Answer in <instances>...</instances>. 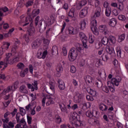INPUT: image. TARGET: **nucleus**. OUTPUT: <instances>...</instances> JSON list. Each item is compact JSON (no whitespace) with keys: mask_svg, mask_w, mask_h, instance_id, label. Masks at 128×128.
Returning <instances> with one entry per match:
<instances>
[{"mask_svg":"<svg viewBox=\"0 0 128 128\" xmlns=\"http://www.w3.org/2000/svg\"><path fill=\"white\" fill-rule=\"evenodd\" d=\"M82 50H84L82 45V44H78L76 48H72L70 49L68 54L69 60H70V62H74L76 60L78 55V52L80 54Z\"/></svg>","mask_w":128,"mask_h":128,"instance_id":"f257e3e1","label":"nucleus"},{"mask_svg":"<svg viewBox=\"0 0 128 128\" xmlns=\"http://www.w3.org/2000/svg\"><path fill=\"white\" fill-rule=\"evenodd\" d=\"M78 116L80 118V115H78L76 112H74L70 118L71 124H74L76 128H80V126H84L82 122L78 119Z\"/></svg>","mask_w":128,"mask_h":128,"instance_id":"f03ea898","label":"nucleus"},{"mask_svg":"<svg viewBox=\"0 0 128 128\" xmlns=\"http://www.w3.org/2000/svg\"><path fill=\"white\" fill-rule=\"evenodd\" d=\"M97 22L96 20H94L91 22L90 23V28L95 36H98L99 32L98 30V28H96Z\"/></svg>","mask_w":128,"mask_h":128,"instance_id":"7ed1b4c3","label":"nucleus"},{"mask_svg":"<svg viewBox=\"0 0 128 128\" xmlns=\"http://www.w3.org/2000/svg\"><path fill=\"white\" fill-rule=\"evenodd\" d=\"M32 11L31 8H28L27 10V14L28 17L30 18V20H32L34 17L36 16L38 14H40V9H38L37 10H33L32 11V14H30V12Z\"/></svg>","mask_w":128,"mask_h":128,"instance_id":"20e7f679","label":"nucleus"},{"mask_svg":"<svg viewBox=\"0 0 128 128\" xmlns=\"http://www.w3.org/2000/svg\"><path fill=\"white\" fill-rule=\"evenodd\" d=\"M122 81V77L120 76H117L116 78H113L111 80V84L116 86H118L120 82Z\"/></svg>","mask_w":128,"mask_h":128,"instance_id":"39448f33","label":"nucleus"},{"mask_svg":"<svg viewBox=\"0 0 128 128\" xmlns=\"http://www.w3.org/2000/svg\"><path fill=\"white\" fill-rule=\"evenodd\" d=\"M88 122L90 124L93 126H100V120L94 118H89L88 120Z\"/></svg>","mask_w":128,"mask_h":128,"instance_id":"423d86ee","label":"nucleus"},{"mask_svg":"<svg viewBox=\"0 0 128 128\" xmlns=\"http://www.w3.org/2000/svg\"><path fill=\"white\" fill-rule=\"evenodd\" d=\"M100 12H102V8L100 7L96 6L94 14V18H100Z\"/></svg>","mask_w":128,"mask_h":128,"instance_id":"0eeeda50","label":"nucleus"},{"mask_svg":"<svg viewBox=\"0 0 128 128\" xmlns=\"http://www.w3.org/2000/svg\"><path fill=\"white\" fill-rule=\"evenodd\" d=\"M30 20H30V19H28V18L26 17V18H24V19L20 20V23L22 26H26L30 24Z\"/></svg>","mask_w":128,"mask_h":128,"instance_id":"6e6552de","label":"nucleus"},{"mask_svg":"<svg viewBox=\"0 0 128 128\" xmlns=\"http://www.w3.org/2000/svg\"><path fill=\"white\" fill-rule=\"evenodd\" d=\"M42 44V40L40 39H37L32 42V48H38Z\"/></svg>","mask_w":128,"mask_h":128,"instance_id":"1a4fd4ad","label":"nucleus"},{"mask_svg":"<svg viewBox=\"0 0 128 128\" xmlns=\"http://www.w3.org/2000/svg\"><path fill=\"white\" fill-rule=\"evenodd\" d=\"M86 14H88V7L84 8L80 10V18H84L86 16Z\"/></svg>","mask_w":128,"mask_h":128,"instance_id":"9d476101","label":"nucleus"},{"mask_svg":"<svg viewBox=\"0 0 128 128\" xmlns=\"http://www.w3.org/2000/svg\"><path fill=\"white\" fill-rule=\"evenodd\" d=\"M32 24H30V27L28 30V36H34L36 29L34 28V26H32Z\"/></svg>","mask_w":128,"mask_h":128,"instance_id":"9b49d317","label":"nucleus"},{"mask_svg":"<svg viewBox=\"0 0 128 128\" xmlns=\"http://www.w3.org/2000/svg\"><path fill=\"white\" fill-rule=\"evenodd\" d=\"M56 70H57V76H60V72H62L64 70L62 64H59L57 65Z\"/></svg>","mask_w":128,"mask_h":128,"instance_id":"f8f14e48","label":"nucleus"},{"mask_svg":"<svg viewBox=\"0 0 128 128\" xmlns=\"http://www.w3.org/2000/svg\"><path fill=\"white\" fill-rule=\"evenodd\" d=\"M106 52L108 54H112L114 52V48H112L110 46H106Z\"/></svg>","mask_w":128,"mask_h":128,"instance_id":"ddd939ff","label":"nucleus"},{"mask_svg":"<svg viewBox=\"0 0 128 128\" xmlns=\"http://www.w3.org/2000/svg\"><path fill=\"white\" fill-rule=\"evenodd\" d=\"M68 34H78L76 30L74 29V28L72 26H70L68 28Z\"/></svg>","mask_w":128,"mask_h":128,"instance_id":"4468645a","label":"nucleus"},{"mask_svg":"<svg viewBox=\"0 0 128 128\" xmlns=\"http://www.w3.org/2000/svg\"><path fill=\"white\" fill-rule=\"evenodd\" d=\"M86 92L92 96H96V91L90 88H86Z\"/></svg>","mask_w":128,"mask_h":128,"instance_id":"2eb2a0df","label":"nucleus"},{"mask_svg":"<svg viewBox=\"0 0 128 128\" xmlns=\"http://www.w3.org/2000/svg\"><path fill=\"white\" fill-rule=\"evenodd\" d=\"M54 85L53 84H50V89L46 91V92L49 94H54Z\"/></svg>","mask_w":128,"mask_h":128,"instance_id":"dca6fc26","label":"nucleus"},{"mask_svg":"<svg viewBox=\"0 0 128 128\" xmlns=\"http://www.w3.org/2000/svg\"><path fill=\"white\" fill-rule=\"evenodd\" d=\"M99 109L103 112H108V107L104 104H100L99 105Z\"/></svg>","mask_w":128,"mask_h":128,"instance_id":"f3484780","label":"nucleus"},{"mask_svg":"<svg viewBox=\"0 0 128 128\" xmlns=\"http://www.w3.org/2000/svg\"><path fill=\"white\" fill-rule=\"evenodd\" d=\"M19 90L22 94H26L28 93V89H26V86L24 84L20 86Z\"/></svg>","mask_w":128,"mask_h":128,"instance_id":"a211bd4d","label":"nucleus"},{"mask_svg":"<svg viewBox=\"0 0 128 128\" xmlns=\"http://www.w3.org/2000/svg\"><path fill=\"white\" fill-rule=\"evenodd\" d=\"M109 44H114L116 42V38L112 36H110L108 38Z\"/></svg>","mask_w":128,"mask_h":128,"instance_id":"6ab92c4d","label":"nucleus"},{"mask_svg":"<svg viewBox=\"0 0 128 128\" xmlns=\"http://www.w3.org/2000/svg\"><path fill=\"white\" fill-rule=\"evenodd\" d=\"M99 30L101 32H104L105 34H106V32H108V28L106 25H101L99 26Z\"/></svg>","mask_w":128,"mask_h":128,"instance_id":"aec40b11","label":"nucleus"},{"mask_svg":"<svg viewBox=\"0 0 128 128\" xmlns=\"http://www.w3.org/2000/svg\"><path fill=\"white\" fill-rule=\"evenodd\" d=\"M78 36L82 42L88 40V38L84 32H79Z\"/></svg>","mask_w":128,"mask_h":128,"instance_id":"412c9836","label":"nucleus"},{"mask_svg":"<svg viewBox=\"0 0 128 128\" xmlns=\"http://www.w3.org/2000/svg\"><path fill=\"white\" fill-rule=\"evenodd\" d=\"M44 22H45V24H46V26H48V24H52V20L48 16H44Z\"/></svg>","mask_w":128,"mask_h":128,"instance_id":"4be33fe9","label":"nucleus"},{"mask_svg":"<svg viewBox=\"0 0 128 128\" xmlns=\"http://www.w3.org/2000/svg\"><path fill=\"white\" fill-rule=\"evenodd\" d=\"M116 24V18H112L111 20H110V21L109 22V26H112V28H114Z\"/></svg>","mask_w":128,"mask_h":128,"instance_id":"5701e85b","label":"nucleus"},{"mask_svg":"<svg viewBox=\"0 0 128 128\" xmlns=\"http://www.w3.org/2000/svg\"><path fill=\"white\" fill-rule=\"evenodd\" d=\"M20 62V56L14 57L11 61L8 62V64H12L14 62Z\"/></svg>","mask_w":128,"mask_h":128,"instance_id":"b1692460","label":"nucleus"},{"mask_svg":"<svg viewBox=\"0 0 128 128\" xmlns=\"http://www.w3.org/2000/svg\"><path fill=\"white\" fill-rule=\"evenodd\" d=\"M52 54L55 56L58 54V48L56 46H53L52 48Z\"/></svg>","mask_w":128,"mask_h":128,"instance_id":"393cba45","label":"nucleus"},{"mask_svg":"<svg viewBox=\"0 0 128 128\" xmlns=\"http://www.w3.org/2000/svg\"><path fill=\"white\" fill-rule=\"evenodd\" d=\"M92 80H94V79H92V78L90 76H86L85 78V82H88V84H92Z\"/></svg>","mask_w":128,"mask_h":128,"instance_id":"a878e982","label":"nucleus"},{"mask_svg":"<svg viewBox=\"0 0 128 128\" xmlns=\"http://www.w3.org/2000/svg\"><path fill=\"white\" fill-rule=\"evenodd\" d=\"M46 54H48V51L45 50L43 52V53H40V56H38V58H46Z\"/></svg>","mask_w":128,"mask_h":128,"instance_id":"bb28decb","label":"nucleus"},{"mask_svg":"<svg viewBox=\"0 0 128 128\" xmlns=\"http://www.w3.org/2000/svg\"><path fill=\"white\" fill-rule=\"evenodd\" d=\"M28 72V68H26L24 71H21L20 73V76L22 78H24L26 74Z\"/></svg>","mask_w":128,"mask_h":128,"instance_id":"cd10ccee","label":"nucleus"},{"mask_svg":"<svg viewBox=\"0 0 128 128\" xmlns=\"http://www.w3.org/2000/svg\"><path fill=\"white\" fill-rule=\"evenodd\" d=\"M68 16L71 18H74V8H72L68 12Z\"/></svg>","mask_w":128,"mask_h":128,"instance_id":"c85d7f7f","label":"nucleus"},{"mask_svg":"<svg viewBox=\"0 0 128 128\" xmlns=\"http://www.w3.org/2000/svg\"><path fill=\"white\" fill-rule=\"evenodd\" d=\"M116 52L117 53V56L119 58H122V48L120 46H118L116 48Z\"/></svg>","mask_w":128,"mask_h":128,"instance_id":"c756f323","label":"nucleus"},{"mask_svg":"<svg viewBox=\"0 0 128 128\" xmlns=\"http://www.w3.org/2000/svg\"><path fill=\"white\" fill-rule=\"evenodd\" d=\"M52 99L54 100V98H52L51 97L48 98V101L46 102V106H48L50 104H54V102Z\"/></svg>","mask_w":128,"mask_h":128,"instance_id":"7c9ffc66","label":"nucleus"},{"mask_svg":"<svg viewBox=\"0 0 128 128\" xmlns=\"http://www.w3.org/2000/svg\"><path fill=\"white\" fill-rule=\"evenodd\" d=\"M10 46V44L8 42H4V43L3 46L2 47V50H8L9 46Z\"/></svg>","mask_w":128,"mask_h":128,"instance_id":"2f4dec72","label":"nucleus"},{"mask_svg":"<svg viewBox=\"0 0 128 128\" xmlns=\"http://www.w3.org/2000/svg\"><path fill=\"white\" fill-rule=\"evenodd\" d=\"M110 54L105 53L104 54H103V55L102 56V60H104V62H108L109 57Z\"/></svg>","mask_w":128,"mask_h":128,"instance_id":"473e14b6","label":"nucleus"},{"mask_svg":"<svg viewBox=\"0 0 128 128\" xmlns=\"http://www.w3.org/2000/svg\"><path fill=\"white\" fill-rule=\"evenodd\" d=\"M102 42L104 46H106L108 43V38L106 36L104 37L102 40Z\"/></svg>","mask_w":128,"mask_h":128,"instance_id":"72a5a7b5","label":"nucleus"},{"mask_svg":"<svg viewBox=\"0 0 128 128\" xmlns=\"http://www.w3.org/2000/svg\"><path fill=\"white\" fill-rule=\"evenodd\" d=\"M94 36L92 35V34H89V38L88 42L90 44H94Z\"/></svg>","mask_w":128,"mask_h":128,"instance_id":"f704fd0d","label":"nucleus"},{"mask_svg":"<svg viewBox=\"0 0 128 128\" xmlns=\"http://www.w3.org/2000/svg\"><path fill=\"white\" fill-rule=\"evenodd\" d=\"M86 116L88 118H92V116H94V118H96V116H94V112L92 113V112L88 110L87 112H86Z\"/></svg>","mask_w":128,"mask_h":128,"instance_id":"c9c22d12","label":"nucleus"},{"mask_svg":"<svg viewBox=\"0 0 128 128\" xmlns=\"http://www.w3.org/2000/svg\"><path fill=\"white\" fill-rule=\"evenodd\" d=\"M80 26L81 30H84L86 28V21L84 20H82L80 21Z\"/></svg>","mask_w":128,"mask_h":128,"instance_id":"e433bc0d","label":"nucleus"},{"mask_svg":"<svg viewBox=\"0 0 128 128\" xmlns=\"http://www.w3.org/2000/svg\"><path fill=\"white\" fill-rule=\"evenodd\" d=\"M105 14L106 16H110V14H112V8H106V10Z\"/></svg>","mask_w":128,"mask_h":128,"instance_id":"4c0bfd02","label":"nucleus"},{"mask_svg":"<svg viewBox=\"0 0 128 128\" xmlns=\"http://www.w3.org/2000/svg\"><path fill=\"white\" fill-rule=\"evenodd\" d=\"M96 84L98 88H102V80H97L96 81Z\"/></svg>","mask_w":128,"mask_h":128,"instance_id":"58836bf2","label":"nucleus"},{"mask_svg":"<svg viewBox=\"0 0 128 128\" xmlns=\"http://www.w3.org/2000/svg\"><path fill=\"white\" fill-rule=\"evenodd\" d=\"M12 57V54L11 53H8L6 55V64H8V62H12V60H10V58Z\"/></svg>","mask_w":128,"mask_h":128,"instance_id":"ea45409f","label":"nucleus"},{"mask_svg":"<svg viewBox=\"0 0 128 128\" xmlns=\"http://www.w3.org/2000/svg\"><path fill=\"white\" fill-rule=\"evenodd\" d=\"M20 114H21V116H25V114L26 112V111L24 108H22V107L20 108Z\"/></svg>","mask_w":128,"mask_h":128,"instance_id":"a19ab883","label":"nucleus"},{"mask_svg":"<svg viewBox=\"0 0 128 128\" xmlns=\"http://www.w3.org/2000/svg\"><path fill=\"white\" fill-rule=\"evenodd\" d=\"M124 38H126V35L124 34H122L118 38V42H122V40H124Z\"/></svg>","mask_w":128,"mask_h":128,"instance_id":"79ce46f5","label":"nucleus"},{"mask_svg":"<svg viewBox=\"0 0 128 128\" xmlns=\"http://www.w3.org/2000/svg\"><path fill=\"white\" fill-rule=\"evenodd\" d=\"M18 46L14 45V46L12 47V50H11L12 52H14L16 54V50H18Z\"/></svg>","mask_w":128,"mask_h":128,"instance_id":"37998d69","label":"nucleus"},{"mask_svg":"<svg viewBox=\"0 0 128 128\" xmlns=\"http://www.w3.org/2000/svg\"><path fill=\"white\" fill-rule=\"evenodd\" d=\"M118 20H122V22H124V20H126V16L124 15H119L118 16Z\"/></svg>","mask_w":128,"mask_h":128,"instance_id":"c03bdc74","label":"nucleus"},{"mask_svg":"<svg viewBox=\"0 0 128 128\" xmlns=\"http://www.w3.org/2000/svg\"><path fill=\"white\" fill-rule=\"evenodd\" d=\"M17 67L20 70H24V64L23 63L20 62L17 64Z\"/></svg>","mask_w":128,"mask_h":128,"instance_id":"a18cd8bd","label":"nucleus"},{"mask_svg":"<svg viewBox=\"0 0 128 128\" xmlns=\"http://www.w3.org/2000/svg\"><path fill=\"white\" fill-rule=\"evenodd\" d=\"M104 48H102L100 50L98 51V56H104Z\"/></svg>","mask_w":128,"mask_h":128,"instance_id":"49530a36","label":"nucleus"},{"mask_svg":"<svg viewBox=\"0 0 128 128\" xmlns=\"http://www.w3.org/2000/svg\"><path fill=\"white\" fill-rule=\"evenodd\" d=\"M50 40L44 38H43V42L45 46H48L50 44Z\"/></svg>","mask_w":128,"mask_h":128,"instance_id":"de8ad7c7","label":"nucleus"},{"mask_svg":"<svg viewBox=\"0 0 128 128\" xmlns=\"http://www.w3.org/2000/svg\"><path fill=\"white\" fill-rule=\"evenodd\" d=\"M34 4V0L32 1H28L26 4V8H28V6H32Z\"/></svg>","mask_w":128,"mask_h":128,"instance_id":"09e8293b","label":"nucleus"},{"mask_svg":"<svg viewBox=\"0 0 128 128\" xmlns=\"http://www.w3.org/2000/svg\"><path fill=\"white\" fill-rule=\"evenodd\" d=\"M70 72H72V74H74L76 72V68L74 66H71Z\"/></svg>","mask_w":128,"mask_h":128,"instance_id":"8fccbe9b","label":"nucleus"},{"mask_svg":"<svg viewBox=\"0 0 128 128\" xmlns=\"http://www.w3.org/2000/svg\"><path fill=\"white\" fill-rule=\"evenodd\" d=\"M117 8L120 10H124V3H119Z\"/></svg>","mask_w":128,"mask_h":128,"instance_id":"3c124183","label":"nucleus"},{"mask_svg":"<svg viewBox=\"0 0 128 128\" xmlns=\"http://www.w3.org/2000/svg\"><path fill=\"white\" fill-rule=\"evenodd\" d=\"M82 46L84 48H88V45L86 44V42H88V40H84L82 41Z\"/></svg>","mask_w":128,"mask_h":128,"instance_id":"603ef678","label":"nucleus"},{"mask_svg":"<svg viewBox=\"0 0 128 128\" xmlns=\"http://www.w3.org/2000/svg\"><path fill=\"white\" fill-rule=\"evenodd\" d=\"M40 16H36V18H35V20H34V24H35V26H38V22L40 20Z\"/></svg>","mask_w":128,"mask_h":128,"instance_id":"864d4df0","label":"nucleus"},{"mask_svg":"<svg viewBox=\"0 0 128 128\" xmlns=\"http://www.w3.org/2000/svg\"><path fill=\"white\" fill-rule=\"evenodd\" d=\"M56 122L57 124H60V122H62V118H60V116H58L56 117Z\"/></svg>","mask_w":128,"mask_h":128,"instance_id":"5fc2aeb1","label":"nucleus"},{"mask_svg":"<svg viewBox=\"0 0 128 128\" xmlns=\"http://www.w3.org/2000/svg\"><path fill=\"white\" fill-rule=\"evenodd\" d=\"M59 106L62 112H66V107H62V104H60Z\"/></svg>","mask_w":128,"mask_h":128,"instance_id":"6e6d98bb","label":"nucleus"},{"mask_svg":"<svg viewBox=\"0 0 128 128\" xmlns=\"http://www.w3.org/2000/svg\"><path fill=\"white\" fill-rule=\"evenodd\" d=\"M32 84L34 85V90H38V81L34 80Z\"/></svg>","mask_w":128,"mask_h":128,"instance_id":"4d7b16f0","label":"nucleus"},{"mask_svg":"<svg viewBox=\"0 0 128 128\" xmlns=\"http://www.w3.org/2000/svg\"><path fill=\"white\" fill-rule=\"evenodd\" d=\"M102 90L106 92V94H108L110 90H108V88L106 86H104Z\"/></svg>","mask_w":128,"mask_h":128,"instance_id":"13d9d810","label":"nucleus"},{"mask_svg":"<svg viewBox=\"0 0 128 128\" xmlns=\"http://www.w3.org/2000/svg\"><path fill=\"white\" fill-rule=\"evenodd\" d=\"M8 128H14V124L12 122H10L8 123Z\"/></svg>","mask_w":128,"mask_h":128,"instance_id":"bf43d9fd","label":"nucleus"},{"mask_svg":"<svg viewBox=\"0 0 128 128\" xmlns=\"http://www.w3.org/2000/svg\"><path fill=\"white\" fill-rule=\"evenodd\" d=\"M87 100H89V102H94V98L90 96V95H88L86 96Z\"/></svg>","mask_w":128,"mask_h":128,"instance_id":"052dcab7","label":"nucleus"},{"mask_svg":"<svg viewBox=\"0 0 128 128\" xmlns=\"http://www.w3.org/2000/svg\"><path fill=\"white\" fill-rule=\"evenodd\" d=\"M58 86L61 90H64V88H66V86H64V84H62L61 85H58Z\"/></svg>","mask_w":128,"mask_h":128,"instance_id":"680f3d73","label":"nucleus"},{"mask_svg":"<svg viewBox=\"0 0 128 128\" xmlns=\"http://www.w3.org/2000/svg\"><path fill=\"white\" fill-rule=\"evenodd\" d=\"M23 2L24 0H21L18 2V6H19V8H22L24 6V4Z\"/></svg>","mask_w":128,"mask_h":128,"instance_id":"e2e57ef3","label":"nucleus"},{"mask_svg":"<svg viewBox=\"0 0 128 128\" xmlns=\"http://www.w3.org/2000/svg\"><path fill=\"white\" fill-rule=\"evenodd\" d=\"M24 38L26 42H30V38L28 37V34H24Z\"/></svg>","mask_w":128,"mask_h":128,"instance_id":"0e129e2a","label":"nucleus"},{"mask_svg":"<svg viewBox=\"0 0 128 128\" xmlns=\"http://www.w3.org/2000/svg\"><path fill=\"white\" fill-rule=\"evenodd\" d=\"M28 88H31L32 92H34V86L32 85V84H27Z\"/></svg>","mask_w":128,"mask_h":128,"instance_id":"69168bd1","label":"nucleus"},{"mask_svg":"<svg viewBox=\"0 0 128 128\" xmlns=\"http://www.w3.org/2000/svg\"><path fill=\"white\" fill-rule=\"evenodd\" d=\"M79 4H80L82 6H86V0H82L80 2H79Z\"/></svg>","mask_w":128,"mask_h":128,"instance_id":"338daca9","label":"nucleus"},{"mask_svg":"<svg viewBox=\"0 0 128 128\" xmlns=\"http://www.w3.org/2000/svg\"><path fill=\"white\" fill-rule=\"evenodd\" d=\"M18 81H16L14 84V90H16V88H18Z\"/></svg>","mask_w":128,"mask_h":128,"instance_id":"774afa93","label":"nucleus"}]
</instances>
